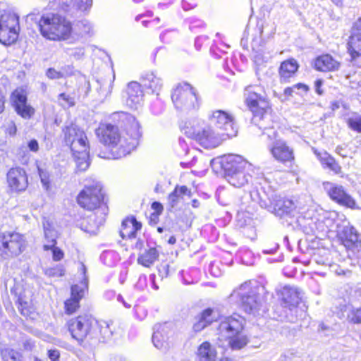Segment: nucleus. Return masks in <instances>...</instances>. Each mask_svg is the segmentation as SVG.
<instances>
[{
	"label": "nucleus",
	"instance_id": "1",
	"mask_svg": "<svg viewBox=\"0 0 361 361\" xmlns=\"http://www.w3.org/2000/svg\"><path fill=\"white\" fill-rule=\"evenodd\" d=\"M116 116L123 123L122 133L116 126L102 123L97 129L96 134L101 142L111 148L114 159H120L137 147L142 133L140 124L133 116L121 111L114 113V117Z\"/></svg>",
	"mask_w": 361,
	"mask_h": 361
},
{
	"label": "nucleus",
	"instance_id": "2",
	"mask_svg": "<svg viewBox=\"0 0 361 361\" xmlns=\"http://www.w3.org/2000/svg\"><path fill=\"white\" fill-rule=\"evenodd\" d=\"M269 292L265 286L257 280H248L233 290L229 302L245 313L257 315L264 311Z\"/></svg>",
	"mask_w": 361,
	"mask_h": 361
},
{
	"label": "nucleus",
	"instance_id": "3",
	"mask_svg": "<svg viewBox=\"0 0 361 361\" xmlns=\"http://www.w3.org/2000/svg\"><path fill=\"white\" fill-rule=\"evenodd\" d=\"M77 202L81 207L87 210L96 209V211H101L97 225L88 229L91 235H96L100 226L104 224L108 212V207L104 202L102 183L95 180L87 181L83 189L78 195Z\"/></svg>",
	"mask_w": 361,
	"mask_h": 361
},
{
	"label": "nucleus",
	"instance_id": "4",
	"mask_svg": "<svg viewBox=\"0 0 361 361\" xmlns=\"http://www.w3.org/2000/svg\"><path fill=\"white\" fill-rule=\"evenodd\" d=\"M257 86H247L244 91L245 102L252 112V123L259 129H267L271 133L269 137H274L276 130L271 126V119L268 114L269 104L260 93Z\"/></svg>",
	"mask_w": 361,
	"mask_h": 361
},
{
	"label": "nucleus",
	"instance_id": "5",
	"mask_svg": "<svg viewBox=\"0 0 361 361\" xmlns=\"http://www.w3.org/2000/svg\"><path fill=\"white\" fill-rule=\"evenodd\" d=\"M62 131L64 141L73 152L77 169L80 171H86L90 166V146L85 133L74 123L65 126Z\"/></svg>",
	"mask_w": 361,
	"mask_h": 361
},
{
	"label": "nucleus",
	"instance_id": "6",
	"mask_svg": "<svg viewBox=\"0 0 361 361\" xmlns=\"http://www.w3.org/2000/svg\"><path fill=\"white\" fill-rule=\"evenodd\" d=\"M268 200L260 197L259 204L262 208L274 214L283 223L286 222L288 225L297 218L300 214V208L297 202L291 199L281 197L276 194H271Z\"/></svg>",
	"mask_w": 361,
	"mask_h": 361
},
{
	"label": "nucleus",
	"instance_id": "7",
	"mask_svg": "<svg viewBox=\"0 0 361 361\" xmlns=\"http://www.w3.org/2000/svg\"><path fill=\"white\" fill-rule=\"evenodd\" d=\"M243 329V319L240 315L231 316L221 321L218 331L219 335L228 339V344L233 350L243 348L247 343V338L240 333Z\"/></svg>",
	"mask_w": 361,
	"mask_h": 361
},
{
	"label": "nucleus",
	"instance_id": "8",
	"mask_svg": "<svg viewBox=\"0 0 361 361\" xmlns=\"http://www.w3.org/2000/svg\"><path fill=\"white\" fill-rule=\"evenodd\" d=\"M277 295L281 301V305L284 308V317L290 322H295L297 317L292 312H297V307L301 301L300 291L297 287L284 286Z\"/></svg>",
	"mask_w": 361,
	"mask_h": 361
},
{
	"label": "nucleus",
	"instance_id": "9",
	"mask_svg": "<svg viewBox=\"0 0 361 361\" xmlns=\"http://www.w3.org/2000/svg\"><path fill=\"white\" fill-rule=\"evenodd\" d=\"M208 120L218 132L223 137L228 139L237 135L238 126L235 124L234 118L227 111L223 110H215L208 116Z\"/></svg>",
	"mask_w": 361,
	"mask_h": 361
},
{
	"label": "nucleus",
	"instance_id": "10",
	"mask_svg": "<svg viewBox=\"0 0 361 361\" xmlns=\"http://www.w3.org/2000/svg\"><path fill=\"white\" fill-rule=\"evenodd\" d=\"M20 25L18 16L11 12H4L0 15V42L4 45L14 43L19 35Z\"/></svg>",
	"mask_w": 361,
	"mask_h": 361
},
{
	"label": "nucleus",
	"instance_id": "11",
	"mask_svg": "<svg viewBox=\"0 0 361 361\" xmlns=\"http://www.w3.org/2000/svg\"><path fill=\"white\" fill-rule=\"evenodd\" d=\"M263 130L262 135L270 140L268 144V149L271 154L277 161L286 164L294 161L293 149L288 146L286 141L283 140H277V132L274 137H269L268 133H271L267 129H262Z\"/></svg>",
	"mask_w": 361,
	"mask_h": 361
},
{
	"label": "nucleus",
	"instance_id": "12",
	"mask_svg": "<svg viewBox=\"0 0 361 361\" xmlns=\"http://www.w3.org/2000/svg\"><path fill=\"white\" fill-rule=\"evenodd\" d=\"M25 246L23 236L18 233H7L0 236L1 255L4 259L20 255Z\"/></svg>",
	"mask_w": 361,
	"mask_h": 361
},
{
	"label": "nucleus",
	"instance_id": "13",
	"mask_svg": "<svg viewBox=\"0 0 361 361\" xmlns=\"http://www.w3.org/2000/svg\"><path fill=\"white\" fill-rule=\"evenodd\" d=\"M67 326L72 337L80 344L86 339L92 340L94 338L92 331V322L86 316H79L70 319L67 322Z\"/></svg>",
	"mask_w": 361,
	"mask_h": 361
},
{
	"label": "nucleus",
	"instance_id": "14",
	"mask_svg": "<svg viewBox=\"0 0 361 361\" xmlns=\"http://www.w3.org/2000/svg\"><path fill=\"white\" fill-rule=\"evenodd\" d=\"M79 271L82 275L81 283L71 287V297L65 302L66 312L69 314L74 313L78 309L79 302L84 297L87 288V268L82 262L80 264Z\"/></svg>",
	"mask_w": 361,
	"mask_h": 361
},
{
	"label": "nucleus",
	"instance_id": "15",
	"mask_svg": "<svg viewBox=\"0 0 361 361\" xmlns=\"http://www.w3.org/2000/svg\"><path fill=\"white\" fill-rule=\"evenodd\" d=\"M177 331V325L173 322L157 324L152 335L154 345L159 350H165L169 346L170 338H173Z\"/></svg>",
	"mask_w": 361,
	"mask_h": 361
},
{
	"label": "nucleus",
	"instance_id": "16",
	"mask_svg": "<svg viewBox=\"0 0 361 361\" xmlns=\"http://www.w3.org/2000/svg\"><path fill=\"white\" fill-rule=\"evenodd\" d=\"M262 178L263 174L259 172V169L249 163L245 169L237 171L227 178V180L233 186L241 188L252 183L254 180H257V183H261L259 180Z\"/></svg>",
	"mask_w": 361,
	"mask_h": 361
},
{
	"label": "nucleus",
	"instance_id": "17",
	"mask_svg": "<svg viewBox=\"0 0 361 361\" xmlns=\"http://www.w3.org/2000/svg\"><path fill=\"white\" fill-rule=\"evenodd\" d=\"M324 188L330 199L338 204L351 209H359L356 200L343 186L327 183Z\"/></svg>",
	"mask_w": 361,
	"mask_h": 361
},
{
	"label": "nucleus",
	"instance_id": "18",
	"mask_svg": "<svg viewBox=\"0 0 361 361\" xmlns=\"http://www.w3.org/2000/svg\"><path fill=\"white\" fill-rule=\"evenodd\" d=\"M201 104L202 98L197 88L188 82H182V111L196 112Z\"/></svg>",
	"mask_w": 361,
	"mask_h": 361
},
{
	"label": "nucleus",
	"instance_id": "19",
	"mask_svg": "<svg viewBox=\"0 0 361 361\" xmlns=\"http://www.w3.org/2000/svg\"><path fill=\"white\" fill-rule=\"evenodd\" d=\"M214 161H217L219 164L226 179L237 171L245 169L249 164L241 156L237 154L224 155L216 159H213L212 163Z\"/></svg>",
	"mask_w": 361,
	"mask_h": 361
},
{
	"label": "nucleus",
	"instance_id": "20",
	"mask_svg": "<svg viewBox=\"0 0 361 361\" xmlns=\"http://www.w3.org/2000/svg\"><path fill=\"white\" fill-rule=\"evenodd\" d=\"M212 125L200 129L197 141L205 149H212L219 146L223 140H226Z\"/></svg>",
	"mask_w": 361,
	"mask_h": 361
},
{
	"label": "nucleus",
	"instance_id": "21",
	"mask_svg": "<svg viewBox=\"0 0 361 361\" xmlns=\"http://www.w3.org/2000/svg\"><path fill=\"white\" fill-rule=\"evenodd\" d=\"M8 186L13 191L22 192L28 185V179L25 171L20 167L11 168L7 173Z\"/></svg>",
	"mask_w": 361,
	"mask_h": 361
},
{
	"label": "nucleus",
	"instance_id": "22",
	"mask_svg": "<svg viewBox=\"0 0 361 361\" xmlns=\"http://www.w3.org/2000/svg\"><path fill=\"white\" fill-rule=\"evenodd\" d=\"M61 20V16L58 14L49 13L42 16L38 23L42 36L52 40L50 32H56L55 30L57 29Z\"/></svg>",
	"mask_w": 361,
	"mask_h": 361
},
{
	"label": "nucleus",
	"instance_id": "23",
	"mask_svg": "<svg viewBox=\"0 0 361 361\" xmlns=\"http://www.w3.org/2000/svg\"><path fill=\"white\" fill-rule=\"evenodd\" d=\"M11 101L16 112L23 118H30L34 114V109L27 104V97L23 92L16 90L11 95Z\"/></svg>",
	"mask_w": 361,
	"mask_h": 361
},
{
	"label": "nucleus",
	"instance_id": "24",
	"mask_svg": "<svg viewBox=\"0 0 361 361\" xmlns=\"http://www.w3.org/2000/svg\"><path fill=\"white\" fill-rule=\"evenodd\" d=\"M337 237L346 247L354 246L359 241V233L356 228L350 225L338 226Z\"/></svg>",
	"mask_w": 361,
	"mask_h": 361
},
{
	"label": "nucleus",
	"instance_id": "25",
	"mask_svg": "<svg viewBox=\"0 0 361 361\" xmlns=\"http://www.w3.org/2000/svg\"><path fill=\"white\" fill-rule=\"evenodd\" d=\"M126 92L127 106L130 109H137L141 105L144 96L140 84L134 81L130 82L128 85Z\"/></svg>",
	"mask_w": 361,
	"mask_h": 361
},
{
	"label": "nucleus",
	"instance_id": "26",
	"mask_svg": "<svg viewBox=\"0 0 361 361\" xmlns=\"http://www.w3.org/2000/svg\"><path fill=\"white\" fill-rule=\"evenodd\" d=\"M218 317V312L213 308L208 307L204 309L196 317L197 321L193 324L192 327L194 331H201L213 322L216 321Z\"/></svg>",
	"mask_w": 361,
	"mask_h": 361
},
{
	"label": "nucleus",
	"instance_id": "27",
	"mask_svg": "<svg viewBox=\"0 0 361 361\" xmlns=\"http://www.w3.org/2000/svg\"><path fill=\"white\" fill-rule=\"evenodd\" d=\"M298 68L299 64L293 58L283 61L279 70L280 82L282 83L290 82V78L295 77Z\"/></svg>",
	"mask_w": 361,
	"mask_h": 361
},
{
	"label": "nucleus",
	"instance_id": "28",
	"mask_svg": "<svg viewBox=\"0 0 361 361\" xmlns=\"http://www.w3.org/2000/svg\"><path fill=\"white\" fill-rule=\"evenodd\" d=\"M340 67V63L330 54H323L316 58L314 68L322 72L335 71Z\"/></svg>",
	"mask_w": 361,
	"mask_h": 361
},
{
	"label": "nucleus",
	"instance_id": "29",
	"mask_svg": "<svg viewBox=\"0 0 361 361\" xmlns=\"http://www.w3.org/2000/svg\"><path fill=\"white\" fill-rule=\"evenodd\" d=\"M141 227V223L137 221L135 218H127L122 222L120 235L123 239L135 238L137 231L140 230Z\"/></svg>",
	"mask_w": 361,
	"mask_h": 361
},
{
	"label": "nucleus",
	"instance_id": "30",
	"mask_svg": "<svg viewBox=\"0 0 361 361\" xmlns=\"http://www.w3.org/2000/svg\"><path fill=\"white\" fill-rule=\"evenodd\" d=\"M141 81L146 88L151 90L152 92L157 95L159 94L163 86L161 78L154 72L145 73L141 78Z\"/></svg>",
	"mask_w": 361,
	"mask_h": 361
},
{
	"label": "nucleus",
	"instance_id": "31",
	"mask_svg": "<svg viewBox=\"0 0 361 361\" xmlns=\"http://www.w3.org/2000/svg\"><path fill=\"white\" fill-rule=\"evenodd\" d=\"M314 152L323 168L328 169L336 174L341 173V166L332 156L326 152H320L316 149Z\"/></svg>",
	"mask_w": 361,
	"mask_h": 361
},
{
	"label": "nucleus",
	"instance_id": "32",
	"mask_svg": "<svg viewBox=\"0 0 361 361\" xmlns=\"http://www.w3.org/2000/svg\"><path fill=\"white\" fill-rule=\"evenodd\" d=\"M56 32H50L52 35V40L66 39L72 33V26L69 21L61 16V20L59 22Z\"/></svg>",
	"mask_w": 361,
	"mask_h": 361
},
{
	"label": "nucleus",
	"instance_id": "33",
	"mask_svg": "<svg viewBox=\"0 0 361 361\" xmlns=\"http://www.w3.org/2000/svg\"><path fill=\"white\" fill-rule=\"evenodd\" d=\"M347 50L348 53L350 56V61H354L361 56V54L360 53V51L361 50L360 35L351 33L347 43Z\"/></svg>",
	"mask_w": 361,
	"mask_h": 361
},
{
	"label": "nucleus",
	"instance_id": "34",
	"mask_svg": "<svg viewBox=\"0 0 361 361\" xmlns=\"http://www.w3.org/2000/svg\"><path fill=\"white\" fill-rule=\"evenodd\" d=\"M159 254L156 247H149L139 255L137 262L144 267H149L158 259Z\"/></svg>",
	"mask_w": 361,
	"mask_h": 361
},
{
	"label": "nucleus",
	"instance_id": "35",
	"mask_svg": "<svg viewBox=\"0 0 361 361\" xmlns=\"http://www.w3.org/2000/svg\"><path fill=\"white\" fill-rule=\"evenodd\" d=\"M197 355L201 361H214L216 353L208 342H204L198 348Z\"/></svg>",
	"mask_w": 361,
	"mask_h": 361
},
{
	"label": "nucleus",
	"instance_id": "36",
	"mask_svg": "<svg viewBox=\"0 0 361 361\" xmlns=\"http://www.w3.org/2000/svg\"><path fill=\"white\" fill-rule=\"evenodd\" d=\"M200 234L209 243H215L219 238V231L211 224L204 225L202 227Z\"/></svg>",
	"mask_w": 361,
	"mask_h": 361
},
{
	"label": "nucleus",
	"instance_id": "37",
	"mask_svg": "<svg viewBox=\"0 0 361 361\" xmlns=\"http://www.w3.org/2000/svg\"><path fill=\"white\" fill-rule=\"evenodd\" d=\"M72 32L79 37L91 35L92 32V25L87 20L78 21L72 27Z\"/></svg>",
	"mask_w": 361,
	"mask_h": 361
},
{
	"label": "nucleus",
	"instance_id": "38",
	"mask_svg": "<svg viewBox=\"0 0 361 361\" xmlns=\"http://www.w3.org/2000/svg\"><path fill=\"white\" fill-rule=\"evenodd\" d=\"M44 224V237L47 243L44 245V249L45 250H49V247H53L56 244L57 233L51 228L49 224L45 223Z\"/></svg>",
	"mask_w": 361,
	"mask_h": 361
},
{
	"label": "nucleus",
	"instance_id": "39",
	"mask_svg": "<svg viewBox=\"0 0 361 361\" xmlns=\"http://www.w3.org/2000/svg\"><path fill=\"white\" fill-rule=\"evenodd\" d=\"M97 331L100 335L97 339L101 342H107L113 336V330L111 324L106 322H101L97 324Z\"/></svg>",
	"mask_w": 361,
	"mask_h": 361
},
{
	"label": "nucleus",
	"instance_id": "40",
	"mask_svg": "<svg viewBox=\"0 0 361 361\" xmlns=\"http://www.w3.org/2000/svg\"><path fill=\"white\" fill-rule=\"evenodd\" d=\"M201 279V272L200 269L191 267L185 273L182 272V280L185 284H192L197 283Z\"/></svg>",
	"mask_w": 361,
	"mask_h": 361
},
{
	"label": "nucleus",
	"instance_id": "41",
	"mask_svg": "<svg viewBox=\"0 0 361 361\" xmlns=\"http://www.w3.org/2000/svg\"><path fill=\"white\" fill-rule=\"evenodd\" d=\"M311 262L324 267H331V259L330 254L324 250H323V254H322L321 251L319 250L312 255Z\"/></svg>",
	"mask_w": 361,
	"mask_h": 361
},
{
	"label": "nucleus",
	"instance_id": "42",
	"mask_svg": "<svg viewBox=\"0 0 361 361\" xmlns=\"http://www.w3.org/2000/svg\"><path fill=\"white\" fill-rule=\"evenodd\" d=\"M238 257L245 265L251 266L255 262V257L253 252L247 247H241L237 252Z\"/></svg>",
	"mask_w": 361,
	"mask_h": 361
},
{
	"label": "nucleus",
	"instance_id": "43",
	"mask_svg": "<svg viewBox=\"0 0 361 361\" xmlns=\"http://www.w3.org/2000/svg\"><path fill=\"white\" fill-rule=\"evenodd\" d=\"M183 23L188 25V29L192 32H198L206 27V23L202 20L196 17L185 18Z\"/></svg>",
	"mask_w": 361,
	"mask_h": 361
},
{
	"label": "nucleus",
	"instance_id": "44",
	"mask_svg": "<svg viewBox=\"0 0 361 361\" xmlns=\"http://www.w3.org/2000/svg\"><path fill=\"white\" fill-rule=\"evenodd\" d=\"M195 123V121H194L192 122H185L182 130H183V133L187 137L197 141L200 128H198Z\"/></svg>",
	"mask_w": 361,
	"mask_h": 361
},
{
	"label": "nucleus",
	"instance_id": "45",
	"mask_svg": "<svg viewBox=\"0 0 361 361\" xmlns=\"http://www.w3.org/2000/svg\"><path fill=\"white\" fill-rule=\"evenodd\" d=\"M1 353L4 361H23L22 355L13 349L4 348Z\"/></svg>",
	"mask_w": 361,
	"mask_h": 361
},
{
	"label": "nucleus",
	"instance_id": "46",
	"mask_svg": "<svg viewBox=\"0 0 361 361\" xmlns=\"http://www.w3.org/2000/svg\"><path fill=\"white\" fill-rule=\"evenodd\" d=\"M118 257L116 252L113 250L104 251L100 255L101 261L109 267H112L118 260Z\"/></svg>",
	"mask_w": 361,
	"mask_h": 361
},
{
	"label": "nucleus",
	"instance_id": "47",
	"mask_svg": "<svg viewBox=\"0 0 361 361\" xmlns=\"http://www.w3.org/2000/svg\"><path fill=\"white\" fill-rule=\"evenodd\" d=\"M309 90L310 87L307 85L299 82L291 87H286L283 90V94L286 97H290L293 96V93L298 94L297 91L307 92Z\"/></svg>",
	"mask_w": 361,
	"mask_h": 361
},
{
	"label": "nucleus",
	"instance_id": "48",
	"mask_svg": "<svg viewBox=\"0 0 361 361\" xmlns=\"http://www.w3.org/2000/svg\"><path fill=\"white\" fill-rule=\"evenodd\" d=\"M225 267L221 265L219 260L211 261L208 267V271L214 277L221 276L224 272Z\"/></svg>",
	"mask_w": 361,
	"mask_h": 361
},
{
	"label": "nucleus",
	"instance_id": "49",
	"mask_svg": "<svg viewBox=\"0 0 361 361\" xmlns=\"http://www.w3.org/2000/svg\"><path fill=\"white\" fill-rule=\"evenodd\" d=\"M180 196V189L178 188V185H176L173 192L169 195L168 204L169 209L170 211H172L173 209H176V207L178 205Z\"/></svg>",
	"mask_w": 361,
	"mask_h": 361
},
{
	"label": "nucleus",
	"instance_id": "50",
	"mask_svg": "<svg viewBox=\"0 0 361 361\" xmlns=\"http://www.w3.org/2000/svg\"><path fill=\"white\" fill-rule=\"evenodd\" d=\"M229 46L224 42H220L219 45L214 43L210 47V54L215 58L219 59L221 55L226 52V49H228Z\"/></svg>",
	"mask_w": 361,
	"mask_h": 361
},
{
	"label": "nucleus",
	"instance_id": "51",
	"mask_svg": "<svg viewBox=\"0 0 361 361\" xmlns=\"http://www.w3.org/2000/svg\"><path fill=\"white\" fill-rule=\"evenodd\" d=\"M71 69L70 66H67L66 68H62L61 71H56L54 68H49L47 72L46 75L50 79H60L68 75V73L65 71L66 69Z\"/></svg>",
	"mask_w": 361,
	"mask_h": 361
},
{
	"label": "nucleus",
	"instance_id": "52",
	"mask_svg": "<svg viewBox=\"0 0 361 361\" xmlns=\"http://www.w3.org/2000/svg\"><path fill=\"white\" fill-rule=\"evenodd\" d=\"M37 169L43 188L46 190H49L51 188L49 173L46 169H42L40 166H38Z\"/></svg>",
	"mask_w": 361,
	"mask_h": 361
},
{
	"label": "nucleus",
	"instance_id": "53",
	"mask_svg": "<svg viewBox=\"0 0 361 361\" xmlns=\"http://www.w3.org/2000/svg\"><path fill=\"white\" fill-rule=\"evenodd\" d=\"M173 263L171 262V264H164L160 265L159 267V274L161 279L167 277L174 272L177 267L173 266Z\"/></svg>",
	"mask_w": 361,
	"mask_h": 361
},
{
	"label": "nucleus",
	"instance_id": "54",
	"mask_svg": "<svg viewBox=\"0 0 361 361\" xmlns=\"http://www.w3.org/2000/svg\"><path fill=\"white\" fill-rule=\"evenodd\" d=\"M348 319L355 324H361V308H352L348 314Z\"/></svg>",
	"mask_w": 361,
	"mask_h": 361
},
{
	"label": "nucleus",
	"instance_id": "55",
	"mask_svg": "<svg viewBox=\"0 0 361 361\" xmlns=\"http://www.w3.org/2000/svg\"><path fill=\"white\" fill-rule=\"evenodd\" d=\"M66 52L68 56L73 57L76 60H79L85 55V48L83 47L66 48Z\"/></svg>",
	"mask_w": 361,
	"mask_h": 361
},
{
	"label": "nucleus",
	"instance_id": "56",
	"mask_svg": "<svg viewBox=\"0 0 361 361\" xmlns=\"http://www.w3.org/2000/svg\"><path fill=\"white\" fill-rule=\"evenodd\" d=\"M65 270L62 265L48 268L44 270V274L50 277H58L64 275Z\"/></svg>",
	"mask_w": 361,
	"mask_h": 361
},
{
	"label": "nucleus",
	"instance_id": "57",
	"mask_svg": "<svg viewBox=\"0 0 361 361\" xmlns=\"http://www.w3.org/2000/svg\"><path fill=\"white\" fill-rule=\"evenodd\" d=\"M219 260L221 265L224 267H230L233 264V257L230 252H223L219 258L216 259Z\"/></svg>",
	"mask_w": 361,
	"mask_h": 361
},
{
	"label": "nucleus",
	"instance_id": "58",
	"mask_svg": "<svg viewBox=\"0 0 361 361\" xmlns=\"http://www.w3.org/2000/svg\"><path fill=\"white\" fill-rule=\"evenodd\" d=\"M172 102L173 103L175 107L178 109L180 104V84L176 85L175 87L173 88L171 94Z\"/></svg>",
	"mask_w": 361,
	"mask_h": 361
},
{
	"label": "nucleus",
	"instance_id": "59",
	"mask_svg": "<svg viewBox=\"0 0 361 361\" xmlns=\"http://www.w3.org/2000/svg\"><path fill=\"white\" fill-rule=\"evenodd\" d=\"M348 127L354 131L361 133V117L349 118L347 121Z\"/></svg>",
	"mask_w": 361,
	"mask_h": 361
},
{
	"label": "nucleus",
	"instance_id": "60",
	"mask_svg": "<svg viewBox=\"0 0 361 361\" xmlns=\"http://www.w3.org/2000/svg\"><path fill=\"white\" fill-rule=\"evenodd\" d=\"M92 6V0H76L75 9L82 11H89Z\"/></svg>",
	"mask_w": 361,
	"mask_h": 361
},
{
	"label": "nucleus",
	"instance_id": "61",
	"mask_svg": "<svg viewBox=\"0 0 361 361\" xmlns=\"http://www.w3.org/2000/svg\"><path fill=\"white\" fill-rule=\"evenodd\" d=\"M100 212L101 211L100 210H97L93 214L90 215L88 219H87V226H86V229L85 231L90 233L89 231H88V229H90V228H93L94 227L97 222L99 221V216H100Z\"/></svg>",
	"mask_w": 361,
	"mask_h": 361
},
{
	"label": "nucleus",
	"instance_id": "62",
	"mask_svg": "<svg viewBox=\"0 0 361 361\" xmlns=\"http://www.w3.org/2000/svg\"><path fill=\"white\" fill-rule=\"evenodd\" d=\"M59 6L64 11L75 8L76 0H57Z\"/></svg>",
	"mask_w": 361,
	"mask_h": 361
},
{
	"label": "nucleus",
	"instance_id": "63",
	"mask_svg": "<svg viewBox=\"0 0 361 361\" xmlns=\"http://www.w3.org/2000/svg\"><path fill=\"white\" fill-rule=\"evenodd\" d=\"M59 101L62 106H72L75 104L74 98L65 93L59 95Z\"/></svg>",
	"mask_w": 361,
	"mask_h": 361
},
{
	"label": "nucleus",
	"instance_id": "64",
	"mask_svg": "<svg viewBox=\"0 0 361 361\" xmlns=\"http://www.w3.org/2000/svg\"><path fill=\"white\" fill-rule=\"evenodd\" d=\"M231 214L228 212H226L223 216L216 219V224L220 227H225L231 222Z\"/></svg>",
	"mask_w": 361,
	"mask_h": 361
}]
</instances>
